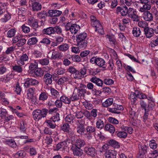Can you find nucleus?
Segmentation results:
<instances>
[{
  "instance_id": "7",
  "label": "nucleus",
  "mask_w": 158,
  "mask_h": 158,
  "mask_svg": "<svg viewBox=\"0 0 158 158\" xmlns=\"http://www.w3.org/2000/svg\"><path fill=\"white\" fill-rule=\"evenodd\" d=\"M28 23L33 28L35 32H37L38 27L40 26L38 25V20L32 17L29 19Z\"/></svg>"
},
{
  "instance_id": "8",
  "label": "nucleus",
  "mask_w": 158,
  "mask_h": 158,
  "mask_svg": "<svg viewBox=\"0 0 158 158\" xmlns=\"http://www.w3.org/2000/svg\"><path fill=\"white\" fill-rule=\"evenodd\" d=\"M127 7L126 5L121 6H118L116 10V13L118 15L119 14L123 16L127 15Z\"/></svg>"
},
{
  "instance_id": "50",
  "label": "nucleus",
  "mask_w": 158,
  "mask_h": 158,
  "mask_svg": "<svg viewBox=\"0 0 158 158\" xmlns=\"http://www.w3.org/2000/svg\"><path fill=\"white\" fill-rule=\"evenodd\" d=\"M35 89L34 88H30L28 90L27 94L28 96L30 98H32L33 96Z\"/></svg>"
},
{
  "instance_id": "31",
  "label": "nucleus",
  "mask_w": 158,
  "mask_h": 158,
  "mask_svg": "<svg viewBox=\"0 0 158 158\" xmlns=\"http://www.w3.org/2000/svg\"><path fill=\"white\" fill-rule=\"evenodd\" d=\"M86 131L87 133L86 134H90L92 133H93L95 132L96 131L95 127L94 126H87L86 128Z\"/></svg>"
},
{
  "instance_id": "20",
  "label": "nucleus",
  "mask_w": 158,
  "mask_h": 158,
  "mask_svg": "<svg viewBox=\"0 0 158 158\" xmlns=\"http://www.w3.org/2000/svg\"><path fill=\"white\" fill-rule=\"evenodd\" d=\"M71 81V78L69 76H63L58 80L57 83L58 85H62L65 82H69Z\"/></svg>"
},
{
  "instance_id": "41",
  "label": "nucleus",
  "mask_w": 158,
  "mask_h": 158,
  "mask_svg": "<svg viewBox=\"0 0 158 158\" xmlns=\"http://www.w3.org/2000/svg\"><path fill=\"white\" fill-rule=\"evenodd\" d=\"M22 65H15L12 67V69L14 71L18 73H21L22 72L23 69L21 66Z\"/></svg>"
},
{
  "instance_id": "22",
  "label": "nucleus",
  "mask_w": 158,
  "mask_h": 158,
  "mask_svg": "<svg viewBox=\"0 0 158 158\" xmlns=\"http://www.w3.org/2000/svg\"><path fill=\"white\" fill-rule=\"evenodd\" d=\"M77 132L80 135H82L86 132V128L85 125L82 123H79V124L77 126Z\"/></svg>"
},
{
  "instance_id": "35",
  "label": "nucleus",
  "mask_w": 158,
  "mask_h": 158,
  "mask_svg": "<svg viewBox=\"0 0 158 158\" xmlns=\"http://www.w3.org/2000/svg\"><path fill=\"white\" fill-rule=\"evenodd\" d=\"M50 91L52 95L53 98H56L60 97L59 92L54 88H52L50 89Z\"/></svg>"
},
{
  "instance_id": "48",
  "label": "nucleus",
  "mask_w": 158,
  "mask_h": 158,
  "mask_svg": "<svg viewBox=\"0 0 158 158\" xmlns=\"http://www.w3.org/2000/svg\"><path fill=\"white\" fill-rule=\"evenodd\" d=\"M138 25L139 27L143 28L144 29L148 27V24L146 21H141L138 22Z\"/></svg>"
},
{
  "instance_id": "37",
  "label": "nucleus",
  "mask_w": 158,
  "mask_h": 158,
  "mask_svg": "<svg viewBox=\"0 0 158 158\" xmlns=\"http://www.w3.org/2000/svg\"><path fill=\"white\" fill-rule=\"evenodd\" d=\"M113 102V99L112 98H109L103 102L102 104V105L104 107H107L112 105Z\"/></svg>"
},
{
  "instance_id": "58",
  "label": "nucleus",
  "mask_w": 158,
  "mask_h": 158,
  "mask_svg": "<svg viewBox=\"0 0 158 158\" xmlns=\"http://www.w3.org/2000/svg\"><path fill=\"white\" fill-rule=\"evenodd\" d=\"M108 120L109 122L114 124H118L119 123L117 119L112 117H109L108 118Z\"/></svg>"
},
{
  "instance_id": "53",
  "label": "nucleus",
  "mask_w": 158,
  "mask_h": 158,
  "mask_svg": "<svg viewBox=\"0 0 158 158\" xmlns=\"http://www.w3.org/2000/svg\"><path fill=\"white\" fill-rule=\"evenodd\" d=\"M11 111L13 113H15L17 116L19 117H22L25 116L24 114L22 113L18 112V111L16 109H14L12 107L10 108Z\"/></svg>"
},
{
  "instance_id": "54",
  "label": "nucleus",
  "mask_w": 158,
  "mask_h": 158,
  "mask_svg": "<svg viewBox=\"0 0 158 158\" xmlns=\"http://www.w3.org/2000/svg\"><path fill=\"white\" fill-rule=\"evenodd\" d=\"M103 82L104 83L107 85H111L113 84L114 83V81L110 78H105Z\"/></svg>"
},
{
  "instance_id": "28",
  "label": "nucleus",
  "mask_w": 158,
  "mask_h": 158,
  "mask_svg": "<svg viewBox=\"0 0 158 158\" xmlns=\"http://www.w3.org/2000/svg\"><path fill=\"white\" fill-rule=\"evenodd\" d=\"M38 63L36 62V60H34L29 63V69L31 71H34L35 70L38 68Z\"/></svg>"
},
{
  "instance_id": "43",
  "label": "nucleus",
  "mask_w": 158,
  "mask_h": 158,
  "mask_svg": "<svg viewBox=\"0 0 158 158\" xmlns=\"http://www.w3.org/2000/svg\"><path fill=\"white\" fill-rule=\"evenodd\" d=\"M16 31V30L15 29H11L7 32V37L9 38L13 37L15 35Z\"/></svg>"
},
{
  "instance_id": "56",
  "label": "nucleus",
  "mask_w": 158,
  "mask_h": 158,
  "mask_svg": "<svg viewBox=\"0 0 158 158\" xmlns=\"http://www.w3.org/2000/svg\"><path fill=\"white\" fill-rule=\"evenodd\" d=\"M78 91V96L80 97L84 96L85 94L87 92L86 89H77V90Z\"/></svg>"
},
{
  "instance_id": "29",
  "label": "nucleus",
  "mask_w": 158,
  "mask_h": 158,
  "mask_svg": "<svg viewBox=\"0 0 158 158\" xmlns=\"http://www.w3.org/2000/svg\"><path fill=\"white\" fill-rule=\"evenodd\" d=\"M62 57L61 53L57 51H54L52 52L51 58L54 60L60 59Z\"/></svg>"
},
{
  "instance_id": "33",
  "label": "nucleus",
  "mask_w": 158,
  "mask_h": 158,
  "mask_svg": "<svg viewBox=\"0 0 158 158\" xmlns=\"http://www.w3.org/2000/svg\"><path fill=\"white\" fill-rule=\"evenodd\" d=\"M117 136L120 138L125 139L127 136V134L124 131H116Z\"/></svg>"
},
{
  "instance_id": "23",
  "label": "nucleus",
  "mask_w": 158,
  "mask_h": 158,
  "mask_svg": "<svg viewBox=\"0 0 158 158\" xmlns=\"http://www.w3.org/2000/svg\"><path fill=\"white\" fill-rule=\"evenodd\" d=\"M96 126L97 128L100 129H102L105 126L102 118L99 117L97 118Z\"/></svg>"
},
{
  "instance_id": "27",
  "label": "nucleus",
  "mask_w": 158,
  "mask_h": 158,
  "mask_svg": "<svg viewBox=\"0 0 158 158\" xmlns=\"http://www.w3.org/2000/svg\"><path fill=\"white\" fill-rule=\"evenodd\" d=\"M34 74L37 77H41L44 74V71L41 68H38L34 71Z\"/></svg>"
},
{
  "instance_id": "11",
  "label": "nucleus",
  "mask_w": 158,
  "mask_h": 158,
  "mask_svg": "<svg viewBox=\"0 0 158 158\" xmlns=\"http://www.w3.org/2000/svg\"><path fill=\"white\" fill-rule=\"evenodd\" d=\"M155 106L154 102L152 100L148 102V106L147 107V109H146V112H145L143 116V118L144 119H147L148 115V112L151 110H152L153 107Z\"/></svg>"
},
{
  "instance_id": "42",
  "label": "nucleus",
  "mask_w": 158,
  "mask_h": 158,
  "mask_svg": "<svg viewBox=\"0 0 158 158\" xmlns=\"http://www.w3.org/2000/svg\"><path fill=\"white\" fill-rule=\"evenodd\" d=\"M26 40L23 38V37H22L21 39L17 42L16 45L18 47H22L26 44Z\"/></svg>"
},
{
  "instance_id": "51",
  "label": "nucleus",
  "mask_w": 158,
  "mask_h": 158,
  "mask_svg": "<svg viewBox=\"0 0 158 158\" xmlns=\"http://www.w3.org/2000/svg\"><path fill=\"white\" fill-rule=\"evenodd\" d=\"M23 36L20 34H18L16 35L12 39V42L14 43H17L19 40H20Z\"/></svg>"
},
{
  "instance_id": "60",
  "label": "nucleus",
  "mask_w": 158,
  "mask_h": 158,
  "mask_svg": "<svg viewBox=\"0 0 158 158\" xmlns=\"http://www.w3.org/2000/svg\"><path fill=\"white\" fill-rule=\"evenodd\" d=\"M74 119L73 117L71 114L67 115L65 118V120L69 123H73V120Z\"/></svg>"
},
{
  "instance_id": "10",
  "label": "nucleus",
  "mask_w": 158,
  "mask_h": 158,
  "mask_svg": "<svg viewBox=\"0 0 158 158\" xmlns=\"http://www.w3.org/2000/svg\"><path fill=\"white\" fill-rule=\"evenodd\" d=\"M69 143L67 141H65L60 142L56 145L55 150L58 151L61 149V150L64 151L68 146Z\"/></svg>"
},
{
  "instance_id": "34",
  "label": "nucleus",
  "mask_w": 158,
  "mask_h": 158,
  "mask_svg": "<svg viewBox=\"0 0 158 158\" xmlns=\"http://www.w3.org/2000/svg\"><path fill=\"white\" fill-rule=\"evenodd\" d=\"M45 122L47 123V126L50 128L54 129L56 127V125L55 122L52 121L51 119L46 120Z\"/></svg>"
},
{
  "instance_id": "15",
  "label": "nucleus",
  "mask_w": 158,
  "mask_h": 158,
  "mask_svg": "<svg viewBox=\"0 0 158 158\" xmlns=\"http://www.w3.org/2000/svg\"><path fill=\"white\" fill-rule=\"evenodd\" d=\"M84 151L88 155L91 156L92 157H94L95 156L96 150L93 147H85Z\"/></svg>"
},
{
  "instance_id": "21",
  "label": "nucleus",
  "mask_w": 158,
  "mask_h": 158,
  "mask_svg": "<svg viewBox=\"0 0 158 158\" xmlns=\"http://www.w3.org/2000/svg\"><path fill=\"white\" fill-rule=\"evenodd\" d=\"M90 81L91 82L95 84L98 86H102L103 81L100 79L97 78L95 77H92L90 79Z\"/></svg>"
},
{
  "instance_id": "38",
  "label": "nucleus",
  "mask_w": 158,
  "mask_h": 158,
  "mask_svg": "<svg viewBox=\"0 0 158 158\" xmlns=\"http://www.w3.org/2000/svg\"><path fill=\"white\" fill-rule=\"evenodd\" d=\"M61 129L64 132H68L70 129V126L68 123H64L61 126Z\"/></svg>"
},
{
  "instance_id": "2",
  "label": "nucleus",
  "mask_w": 158,
  "mask_h": 158,
  "mask_svg": "<svg viewBox=\"0 0 158 158\" xmlns=\"http://www.w3.org/2000/svg\"><path fill=\"white\" fill-rule=\"evenodd\" d=\"M62 32V29L59 26L49 27L44 29L42 31V33L44 35L49 36H51L56 33L60 34Z\"/></svg>"
},
{
  "instance_id": "17",
  "label": "nucleus",
  "mask_w": 158,
  "mask_h": 158,
  "mask_svg": "<svg viewBox=\"0 0 158 158\" xmlns=\"http://www.w3.org/2000/svg\"><path fill=\"white\" fill-rule=\"evenodd\" d=\"M143 17L145 21L149 22L152 21L153 18L152 14L149 11H147L144 13L143 14Z\"/></svg>"
},
{
  "instance_id": "30",
  "label": "nucleus",
  "mask_w": 158,
  "mask_h": 158,
  "mask_svg": "<svg viewBox=\"0 0 158 158\" xmlns=\"http://www.w3.org/2000/svg\"><path fill=\"white\" fill-rule=\"evenodd\" d=\"M132 33L134 36L138 37L141 35V31L139 28L134 27L132 31Z\"/></svg>"
},
{
  "instance_id": "4",
  "label": "nucleus",
  "mask_w": 158,
  "mask_h": 158,
  "mask_svg": "<svg viewBox=\"0 0 158 158\" xmlns=\"http://www.w3.org/2000/svg\"><path fill=\"white\" fill-rule=\"evenodd\" d=\"M90 18L91 24L93 27H95V31L101 35L103 34L104 33L103 28L99 20H97L96 18L94 16H91Z\"/></svg>"
},
{
  "instance_id": "59",
  "label": "nucleus",
  "mask_w": 158,
  "mask_h": 158,
  "mask_svg": "<svg viewBox=\"0 0 158 158\" xmlns=\"http://www.w3.org/2000/svg\"><path fill=\"white\" fill-rule=\"evenodd\" d=\"M158 45V37L156 39L152 40L150 44V45L152 48L155 47Z\"/></svg>"
},
{
  "instance_id": "18",
  "label": "nucleus",
  "mask_w": 158,
  "mask_h": 158,
  "mask_svg": "<svg viewBox=\"0 0 158 158\" xmlns=\"http://www.w3.org/2000/svg\"><path fill=\"white\" fill-rule=\"evenodd\" d=\"M62 13L61 11L57 10H49L48 12V16L51 17L59 16Z\"/></svg>"
},
{
  "instance_id": "64",
  "label": "nucleus",
  "mask_w": 158,
  "mask_h": 158,
  "mask_svg": "<svg viewBox=\"0 0 158 158\" xmlns=\"http://www.w3.org/2000/svg\"><path fill=\"white\" fill-rule=\"evenodd\" d=\"M135 112L132 109H130L129 111V114L130 115V118L131 119V120H132L134 118V117L135 116Z\"/></svg>"
},
{
  "instance_id": "24",
  "label": "nucleus",
  "mask_w": 158,
  "mask_h": 158,
  "mask_svg": "<svg viewBox=\"0 0 158 158\" xmlns=\"http://www.w3.org/2000/svg\"><path fill=\"white\" fill-rule=\"evenodd\" d=\"M144 31L146 37L150 38L153 35L154 30L152 28H149L148 27L146 29H144Z\"/></svg>"
},
{
  "instance_id": "44",
  "label": "nucleus",
  "mask_w": 158,
  "mask_h": 158,
  "mask_svg": "<svg viewBox=\"0 0 158 158\" xmlns=\"http://www.w3.org/2000/svg\"><path fill=\"white\" fill-rule=\"evenodd\" d=\"M37 40L36 37H33L29 39L27 41V44L29 45H33L36 44Z\"/></svg>"
},
{
  "instance_id": "52",
  "label": "nucleus",
  "mask_w": 158,
  "mask_h": 158,
  "mask_svg": "<svg viewBox=\"0 0 158 158\" xmlns=\"http://www.w3.org/2000/svg\"><path fill=\"white\" fill-rule=\"evenodd\" d=\"M7 69L5 64H0V74L2 75L6 72Z\"/></svg>"
},
{
  "instance_id": "45",
  "label": "nucleus",
  "mask_w": 158,
  "mask_h": 158,
  "mask_svg": "<svg viewBox=\"0 0 158 158\" xmlns=\"http://www.w3.org/2000/svg\"><path fill=\"white\" fill-rule=\"evenodd\" d=\"M38 62L42 65H47L48 64L49 62V60L48 58L39 60Z\"/></svg>"
},
{
  "instance_id": "26",
  "label": "nucleus",
  "mask_w": 158,
  "mask_h": 158,
  "mask_svg": "<svg viewBox=\"0 0 158 158\" xmlns=\"http://www.w3.org/2000/svg\"><path fill=\"white\" fill-rule=\"evenodd\" d=\"M105 130L108 131L111 133H114L115 131L114 127L111 124H107L105 125Z\"/></svg>"
},
{
  "instance_id": "62",
  "label": "nucleus",
  "mask_w": 158,
  "mask_h": 158,
  "mask_svg": "<svg viewBox=\"0 0 158 158\" xmlns=\"http://www.w3.org/2000/svg\"><path fill=\"white\" fill-rule=\"evenodd\" d=\"M72 60L74 62H79L81 61V59L80 56L78 55H75L72 57Z\"/></svg>"
},
{
  "instance_id": "3",
  "label": "nucleus",
  "mask_w": 158,
  "mask_h": 158,
  "mask_svg": "<svg viewBox=\"0 0 158 158\" xmlns=\"http://www.w3.org/2000/svg\"><path fill=\"white\" fill-rule=\"evenodd\" d=\"M48 113V110L43 108L41 110L36 109L33 112V117L35 120H39L45 117Z\"/></svg>"
},
{
  "instance_id": "14",
  "label": "nucleus",
  "mask_w": 158,
  "mask_h": 158,
  "mask_svg": "<svg viewBox=\"0 0 158 158\" xmlns=\"http://www.w3.org/2000/svg\"><path fill=\"white\" fill-rule=\"evenodd\" d=\"M52 76L49 73L45 74L43 77V81L45 84L48 85L52 84Z\"/></svg>"
},
{
  "instance_id": "49",
  "label": "nucleus",
  "mask_w": 158,
  "mask_h": 158,
  "mask_svg": "<svg viewBox=\"0 0 158 158\" xmlns=\"http://www.w3.org/2000/svg\"><path fill=\"white\" fill-rule=\"evenodd\" d=\"M50 119L55 122L59 121L60 120L59 114L56 113Z\"/></svg>"
},
{
  "instance_id": "63",
  "label": "nucleus",
  "mask_w": 158,
  "mask_h": 158,
  "mask_svg": "<svg viewBox=\"0 0 158 158\" xmlns=\"http://www.w3.org/2000/svg\"><path fill=\"white\" fill-rule=\"evenodd\" d=\"M80 97L78 95H77L73 93L72 96L70 98V99H71V100L73 101H74L79 100L80 99Z\"/></svg>"
},
{
  "instance_id": "16",
  "label": "nucleus",
  "mask_w": 158,
  "mask_h": 158,
  "mask_svg": "<svg viewBox=\"0 0 158 158\" xmlns=\"http://www.w3.org/2000/svg\"><path fill=\"white\" fill-rule=\"evenodd\" d=\"M71 149L74 156H81L83 154L82 150L80 148L73 145Z\"/></svg>"
},
{
  "instance_id": "9",
  "label": "nucleus",
  "mask_w": 158,
  "mask_h": 158,
  "mask_svg": "<svg viewBox=\"0 0 158 158\" xmlns=\"http://www.w3.org/2000/svg\"><path fill=\"white\" fill-rule=\"evenodd\" d=\"M140 3L144 5L139 8V11L140 12L144 13L148 11V10L151 9V2L149 1H146L145 2H141Z\"/></svg>"
},
{
  "instance_id": "57",
  "label": "nucleus",
  "mask_w": 158,
  "mask_h": 158,
  "mask_svg": "<svg viewBox=\"0 0 158 158\" xmlns=\"http://www.w3.org/2000/svg\"><path fill=\"white\" fill-rule=\"evenodd\" d=\"M7 144L13 148H15L16 147V144L14 140H12V139L10 140L9 141H7Z\"/></svg>"
},
{
  "instance_id": "19",
  "label": "nucleus",
  "mask_w": 158,
  "mask_h": 158,
  "mask_svg": "<svg viewBox=\"0 0 158 158\" xmlns=\"http://www.w3.org/2000/svg\"><path fill=\"white\" fill-rule=\"evenodd\" d=\"M116 152L112 150H107L105 153L106 158H116Z\"/></svg>"
},
{
  "instance_id": "40",
  "label": "nucleus",
  "mask_w": 158,
  "mask_h": 158,
  "mask_svg": "<svg viewBox=\"0 0 158 158\" xmlns=\"http://www.w3.org/2000/svg\"><path fill=\"white\" fill-rule=\"evenodd\" d=\"M109 143L112 147L115 148H118L120 147L119 143L114 140H110L109 142Z\"/></svg>"
},
{
  "instance_id": "36",
  "label": "nucleus",
  "mask_w": 158,
  "mask_h": 158,
  "mask_svg": "<svg viewBox=\"0 0 158 158\" xmlns=\"http://www.w3.org/2000/svg\"><path fill=\"white\" fill-rule=\"evenodd\" d=\"M58 48L60 51L65 52L68 50L69 46L67 44H63L58 46Z\"/></svg>"
},
{
  "instance_id": "25",
  "label": "nucleus",
  "mask_w": 158,
  "mask_h": 158,
  "mask_svg": "<svg viewBox=\"0 0 158 158\" xmlns=\"http://www.w3.org/2000/svg\"><path fill=\"white\" fill-rule=\"evenodd\" d=\"M105 63L106 62L104 59L101 58L97 57L96 64L99 67H102L104 70H105L106 68V67L104 66Z\"/></svg>"
},
{
  "instance_id": "13",
  "label": "nucleus",
  "mask_w": 158,
  "mask_h": 158,
  "mask_svg": "<svg viewBox=\"0 0 158 158\" xmlns=\"http://www.w3.org/2000/svg\"><path fill=\"white\" fill-rule=\"evenodd\" d=\"M74 138H75V136L73 137L72 138V140L73 141V139L74 140H75L74 142V146L81 148L84 147V146L85 145V143L84 139L80 138H78L74 140L73 139Z\"/></svg>"
},
{
  "instance_id": "46",
  "label": "nucleus",
  "mask_w": 158,
  "mask_h": 158,
  "mask_svg": "<svg viewBox=\"0 0 158 158\" xmlns=\"http://www.w3.org/2000/svg\"><path fill=\"white\" fill-rule=\"evenodd\" d=\"M60 99L62 102H63L65 104H69L71 102L70 98H68L65 96H63L61 97Z\"/></svg>"
},
{
  "instance_id": "12",
  "label": "nucleus",
  "mask_w": 158,
  "mask_h": 158,
  "mask_svg": "<svg viewBox=\"0 0 158 158\" xmlns=\"http://www.w3.org/2000/svg\"><path fill=\"white\" fill-rule=\"evenodd\" d=\"M29 59V57L26 53L23 54L20 56L19 59L17 60V63L18 65H23L25 64V62L28 61Z\"/></svg>"
},
{
  "instance_id": "39",
  "label": "nucleus",
  "mask_w": 158,
  "mask_h": 158,
  "mask_svg": "<svg viewBox=\"0 0 158 158\" xmlns=\"http://www.w3.org/2000/svg\"><path fill=\"white\" fill-rule=\"evenodd\" d=\"M37 16L39 19H45L47 16V12L46 11L43 10L40 12L37 13Z\"/></svg>"
},
{
  "instance_id": "61",
  "label": "nucleus",
  "mask_w": 158,
  "mask_h": 158,
  "mask_svg": "<svg viewBox=\"0 0 158 158\" xmlns=\"http://www.w3.org/2000/svg\"><path fill=\"white\" fill-rule=\"evenodd\" d=\"M46 45H49L51 43V40L48 38H43L40 42Z\"/></svg>"
},
{
  "instance_id": "55",
  "label": "nucleus",
  "mask_w": 158,
  "mask_h": 158,
  "mask_svg": "<svg viewBox=\"0 0 158 158\" xmlns=\"http://www.w3.org/2000/svg\"><path fill=\"white\" fill-rule=\"evenodd\" d=\"M149 146L151 148L155 149L157 148V143L155 140L153 139L151 140Z\"/></svg>"
},
{
  "instance_id": "5",
  "label": "nucleus",
  "mask_w": 158,
  "mask_h": 158,
  "mask_svg": "<svg viewBox=\"0 0 158 158\" xmlns=\"http://www.w3.org/2000/svg\"><path fill=\"white\" fill-rule=\"evenodd\" d=\"M80 28L79 25L76 23L73 24L71 23H67L65 26V30L66 31H69L72 34L77 33Z\"/></svg>"
},
{
  "instance_id": "1",
  "label": "nucleus",
  "mask_w": 158,
  "mask_h": 158,
  "mask_svg": "<svg viewBox=\"0 0 158 158\" xmlns=\"http://www.w3.org/2000/svg\"><path fill=\"white\" fill-rule=\"evenodd\" d=\"M77 46L80 48L84 49L88 45L87 35L85 32H81L76 36Z\"/></svg>"
},
{
  "instance_id": "47",
  "label": "nucleus",
  "mask_w": 158,
  "mask_h": 158,
  "mask_svg": "<svg viewBox=\"0 0 158 158\" xmlns=\"http://www.w3.org/2000/svg\"><path fill=\"white\" fill-rule=\"evenodd\" d=\"M48 95L45 92H42L40 94L39 97V100L44 101L46 100L48 98Z\"/></svg>"
},
{
  "instance_id": "32",
  "label": "nucleus",
  "mask_w": 158,
  "mask_h": 158,
  "mask_svg": "<svg viewBox=\"0 0 158 158\" xmlns=\"http://www.w3.org/2000/svg\"><path fill=\"white\" fill-rule=\"evenodd\" d=\"M139 91H135V92H131L130 94V98L132 102L134 103L136 100V98H138Z\"/></svg>"
},
{
  "instance_id": "6",
  "label": "nucleus",
  "mask_w": 158,
  "mask_h": 158,
  "mask_svg": "<svg viewBox=\"0 0 158 158\" xmlns=\"http://www.w3.org/2000/svg\"><path fill=\"white\" fill-rule=\"evenodd\" d=\"M127 15L128 16L131 18H133L134 21H138L139 19L138 16L136 15V12L135 10H134L132 8L129 7L127 8Z\"/></svg>"
}]
</instances>
